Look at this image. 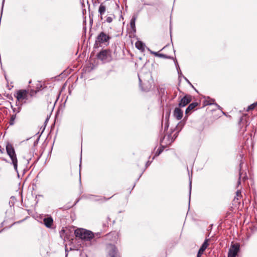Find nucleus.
Returning <instances> with one entry per match:
<instances>
[{
    "label": "nucleus",
    "mask_w": 257,
    "mask_h": 257,
    "mask_svg": "<svg viewBox=\"0 0 257 257\" xmlns=\"http://www.w3.org/2000/svg\"><path fill=\"white\" fill-rule=\"evenodd\" d=\"M1 159L3 161H5L6 162H7V160L6 159H4V158H1Z\"/></svg>",
    "instance_id": "obj_37"
},
{
    "label": "nucleus",
    "mask_w": 257,
    "mask_h": 257,
    "mask_svg": "<svg viewBox=\"0 0 257 257\" xmlns=\"http://www.w3.org/2000/svg\"><path fill=\"white\" fill-rule=\"evenodd\" d=\"M241 167H241V163H240V165H239V178H238V180L237 181L238 186L240 184L241 179H242L243 181H244L247 178L246 174H245L244 175L243 177H242V172L241 171Z\"/></svg>",
    "instance_id": "obj_16"
},
{
    "label": "nucleus",
    "mask_w": 257,
    "mask_h": 257,
    "mask_svg": "<svg viewBox=\"0 0 257 257\" xmlns=\"http://www.w3.org/2000/svg\"><path fill=\"white\" fill-rule=\"evenodd\" d=\"M173 115L177 120H180L183 117V111L180 107L175 108L173 112Z\"/></svg>",
    "instance_id": "obj_13"
},
{
    "label": "nucleus",
    "mask_w": 257,
    "mask_h": 257,
    "mask_svg": "<svg viewBox=\"0 0 257 257\" xmlns=\"http://www.w3.org/2000/svg\"><path fill=\"white\" fill-rule=\"evenodd\" d=\"M106 257H121L117 246L112 243L105 245Z\"/></svg>",
    "instance_id": "obj_6"
},
{
    "label": "nucleus",
    "mask_w": 257,
    "mask_h": 257,
    "mask_svg": "<svg viewBox=\"0 0 257 257\" xmlns=\"http://www.w3.org/2000/svg\"><path fill=\"white\" fill-rule=\"evenodd\" d=\"M192 100V96L189 94L185 95L179 102V106L182 107L189 104Z\"/></svg>",
    "instance_id": "obj_10"
},
{
    "label": "nucleus",
    "mask_w": 257,
    "mask_h": 257,
    "mask_svg": "<svg viewBox=\"0 0 257 257\" xmlns=\"http://www.w3.org/2000/svg\"><path fill=\"white\" fill-rule=\"evenodd\" d=\"M114 195V194L112 196H110L109 198H106L105 197H102L99 200L101 201H106L109 200V199L111 198Z\"/></svg>",
    "instance_id": "obj_29"
},
{
    "label": "nucleus",
    "mask_w": 257,
    "mask_h": 257,
    "mask_svg": "<svg viewBox=\"0 0 257 257\" xmlns=\"http://www.w3.org/2000/svg\"><path fill=\"white\" fill-rule=\"evenodd\" d=\"M6 150L8 155L11 160V163L13 165L15 170L18 172V159L13 145L8 143L6 144Z\"/></svg>",
    "instance_id": "obj_2"
},
{
    "label": "nucleus",
    "mask_w": 257,
    "mask_h": 257,
    "mask_svg": "<svg viewBox=\"0 0 257 257\" xmlns=\"http://www.w3.org/2000/svg\"><path fill=\"white\" fill-rule=\"evenodd\" d=\"M200 104V103L198 102H193L190 103L186 109L185 114L186 115H189V114L191 113L192 111L195 110V108L197 106H199Z\"/></svg>",
    "instance_id": "obj_11"
},
{
    "label": "nucleus",
    "mask_w": 257,
    "mask_h": 257,
    "mask_svg": "<svg viewBox=\"0 0 257 257\" xmlns=\"http://www.w3.org/2000/svg\"><path fill=\"white\" fill-rule=\"evenodd\" d=\"M137 17L136 16H134L131 20L130 21V27L132 29V31L133 33L136 32V21L137 20Z\"/></svg>",
    "instance_id": "obj_15"
},
{
    "label": "nucleus",
    "mask_w": 257,
    "mask_h": 257,
    "mask_svg": "<svg viewBox=\"0 0 257 257\" xmlns=\"http://www.w3.org/2000/svg\"><path fill=\"white\" fill-rule=\"evenodd\" d=\"M5 152V149L4 148H2V147L0 146V153L1 154H3Z\"/></svg>",
    "instance_id": "obj_33"
},
{
    "label": "nucleus",
    "mask_w": 257,
    "mask_h": 257,
    "mask_svg": "<svg viewBox=\"0 0 257 257\" xmlns=\"http://www.w3.org/2000/svg\"><path fill=\"white\" fill-rule=\"evenodd\" d=\"M74 234L76 237L86 240H90L94 237L92 232L83 228L76 229Z\"/></svg>",
    "instance_id": "obj_4"
},
{
    "label": "nucleus",
    "mask_w": 257,
    "mask_h": 257,
    "mask_svg": "<svg viewBox=\"0 0 257 257\" xmlns=\"http://www.w3.org/2000/svg\"><path fill=\"white\" fill-rule=\"evenodd\" d=\"M65 229H62V230H61V231H60V237L63 239L64 240H65V238H66V234H65Z\"/></svg>",
    "instance_id": "obj_27"
},
{
    "label": "nucleus",
    "mask_w": 257,
    "mask_h": 257,
    "mask_svg": "<svg viewBox=\"0 0 257 257\" xmlns=\"http://www.w3.org/2000/svg\"><path fill=\"white\" fill-rule=\"evenodd\" d=\"M256 106L257 101L249 105L247 108V111H249L254 109Z\"/></svg>",
    "instance_id": "obj_25"
},
{
    "label": "nucleus",
    "mask_w": 257,
    "mask_h": 257,
    "mask_svg": "<svg viewBox=\"0 0 257 257\" xmlns=\"http://www.w3.org/2000/svg\"><path fill=\"white\" fill-rule=\"evenodd\" d=\"M46 86L44 83H42L41 82H39L36 84V90L39 92L43 89H44Z\"/></svg>",
    "instance_id": "obj_18"
},
{
    "label": "nucleus",
    "mask_w": 257,
    "mask_h": 257,
    "mask_svg": "<svg viewBox=\"0 0 257 257\" xmlns=\"http://www.w3.org/2000/svg\"><path fill=\"white\" fill-rule=\"evenodd\" d=\"M97 58L103 63H108L117 59L116 47H115L113 50L109 49L102 50L97 54Z\"/></svg>",
    "instance_id": "obj_1"
},
{
    "label": "nucleus",
    "mask_w": 257,
    "mask_h": 257,
    "mask_svg": "<svg viewBox=\"0 0 257 257\" xmlns=\"http://www.w3.org/2000/svg\"><path fill=\"white\" fill-rule=\"evenodd\" d=\"M111 39V37L109 34L101 32L96 38L94 46L95 47H98L101 44L108 45Z\"/></svg>",
    "instance_id": "obj_3"
},
{
    "label": "nucleus",
    "mask_w": 257,
    "mask_h": 257,
    "mask_svg": "<svg viewBox=\"0 0 257 257\" xmlns=\"http://www.w3.org/2000/svg\"><path fill=\"white\" fill-rule=\"evenodd\" d=\"M104 240L110 242V243H116L120 240V234L116 231L110 232L104 236Z\"/></svg>",
    "instance_id": "obj_7"
},
{
    "label": "nucleus",
    "mask_w": 257,
    "mask_h": 257,
    "mask_svg": "<svg viewBox=\"0 0 257 257\" xmlns=\"http://www.w3.org/2000/svg\"><path fill=\"white\" fill-rule=\"evenodd\" d=\"M106 257H121L117 246L112 243L105 245Z\"/></svg>",
    "instance_id": "obj_5"
},
{
    "label": "nucleus",
    "mask_w": 257,
    "mask_h": 257,
    "mask_svg": "<svg viewBox=\"0 0 257 257\" xmlns=\"http://www.w3.org/2000/svg\"><path fill=\"white\" fill-rule=\"evenodd\" d=\"M204 251V250L200 248L198 252L197 257H201V255L203 253Z\"/></svg>",
    "instance_id": "obj_30"
},
{
    "label": "nucleus",
    "mask_w": 257,
    "mask_h": 257,
    "mask_svg": "<svg viewBox=\"0 0 257 257\" xmlns=\"http://www.w3.org/2000/svg\"><path fill=\"white\" fill-rule=\"evenodd\" d=\"M166 47H164L162 49H161V50H160V51H163V50H165V49H166Z\"/></svg>",
    "instance_id": "obj_36"
},
{
    "label": "nucleus",
    "mask_w": 257,
    "mask_h": 257,
    "mask_svg": "<svg viewBox=\"0 0 257 257\" xmlns=\"http://www.w3.org/2000/svg\"><path fill=\"white\" fill-rule=\"evenodd\" d=\"M12 108L13 109V111L14 114H16L17 115V114L19 113L21 109V107L20 106H17V107H14L13 106H12Z\"/></svg>",
    "instance_id": "obj_24"
},
{
    "label": "nucleus",
    "mask_w": 257,
    "mask_h": 257,
    "mask_svg": "<svg viewBox=\"0 0 257 257\" xmlns=\"http://www.w3.org/2000/svg\"><path fill=\"white\" fill-rule=\"evenodd\" d=\"M242 197L241 192L240 190H237L236 192V195L234 197V200H240V199Z\"/></svg>",
    "instance_id": "obj_21"
},
{
    "label": "nucleus",
    "mask_w": 257,
    "mask_h": 257,
    "mask_svg": "<svg viewBox=\"0 0 257 257\" xmlns=\"http://www.w3.org/2000/svg\"><path fill=\"white\" fill-rule=\"evenodd\" d=\"M170 51L171 52H172V49H171V48H170Z\"/></svg>",
    "instance_id": "obj_39"
},
{
    "label": "nucleus",
    "mask_w": 257,
    "mask_h": 257,
    "mask_svg": "<svg viewBox=\"0 0 257 257\" xmlns=\"http://www.w3.org/2000/svg\"><path fill=\"white\" fill-rule=\"evenodd\" d=\"M244 125V126H242L240 128V131H239L240 134H241L242 135H243L244 133L246 131V127L247 126V124H246V122L245 123V124Z\"/></svg>",
    "instance_id": "obj_26"
},
{
    "label": "nucleus",
    "mask_w": 257,
    "mask_h": 257,
    "mask_svg": "<svg viewBox=\"0 0 257 257\" xmlns=\"http://www.w3.org/2000/svg\"><path fill=\"white\" fill-rule=\"evenodd\" d=\"M240 245L236 243L232 244L229 249L227 257H236L239 250Z\"/></svg>",
    "instance_id": "obj_9"
},
{
    "label": "nucleus",
    "mask_w": 257,
    "mask_h": 257,
    "mask_svg": "<svg viewBox=\"0 0 257 257\" xmlns=\"http://www.w3.org/2000/svg\"><path fill=\"white\" fill-rule=\"evenodd\" d=\"M164 148L163 147H160L158 149L156 152L155 153V156L153 157L152 160L154 159L155 157L158 156L163 151Z\"/></svg>",
    "instance_id": "obj_23"
},
{
    "label": "nucleus",
    "mask_w": 257,
    "mask_h": 257,
    "mask_svg": "<svg viewBox=\"0 0 257 257\" xmlns=\"http://www.w3.org/2000/svg\"><path fill=\"white\" fill-rule=\"evenodd\" d=\"M28 95V91L25 89H20L14 94V96L17 98V101L20 102L27 99Z\"/></svg>",
    "instance_id": "obj_8"
},
{
    "label": "nucleus",
    "mask_w": 257,
    "mask_h": 257,
    "mask_svg": "<svg viewBox=\"0 0 257 257\" xmlns=\"http://www.w3.org/2000/svg\"><path fill=\"white\" fill-rule=\"evenodd\" d=\"M16 117L17 115H16V114H13L11 115V117L9 121V124L10 125H13L15 124Z\"/></svg>",
    "instance_id": "obj_20"
},
{
    "label": "nucleus",
    "mask_w": 257,
    "mask_h": 257,
    "mask_svg": "<svg viewBox=\"0 0 257 257\" xmlns=\"http://www.w3.org/2000/svg\"><path fill=\"white\" fill-rule=\"evenodd\" d=\"M44 224L46 227L53 228L54 226V221L51 216H48L43 219Z\"/></svg>",
    "instance_id": "obj_12"
},
{
    "label": "nucleus",
    "mask_w": 257,
    "mask_h": 257,
    "mask_svg": "<svg viewBox=\"0 0 257 257\" xmlns=\"http://www.w3.org/2000/svg\"><path fill=\"white\" fill-rule=\"evenodd\" d=\"M151 162L152 161L150 162V161H148L146 163V166H149L151 164Z\"/></svg>",
    "instance_id": "obj_35"
},
{
    "label": "nucleus",
    "mask_w": 257,
    "mask_h": 257,
    "mask_svg": "<svg viewBox=\"0 0 257 257\" xmlns=\"http://www.w3.org/2000/svg\"><path fill=\"white\" fill-rule=\"evenodd\" d=\"M243 123V122H241V120H240V122H239V125H241V123Z\"/></svg>",
    "instance_id": "obj_38"
},
{
    "label": "nucleus",
    "mask_w": 257,
    "mask_h": 257,
    "mask_svg": "<svg viewBox=\"0 0 257 257\" xmlns=\"http://www.w3.org/2000/svg\"><path fill=\"white\" fill-rule=\"evenodd\" d=\"M106 11V7L102 3L99 6V9H98V13L100 14V19L102 20V15L105 13Z\"/></svg>",
    "instance_id": "obj_17"
},
{
    "label": "nucleus",
    "mask_w": 257,
    "mask_h": 257,
    "mask_svg": "<svg viewBox=\"0 0 257 257\" xmlns=\"http://www.w3.org/2000/svg\"><path fill=\"white\" fill-rule=\"evenodd\" d=\"M37 92H38L36 89H31L29 92V94L31 96H34L37 93Z\"/></svg>",
    "instance_id": "obj_28"
},
{
    "label": "nucleus",
    "mask_w": 257,
    "mask_h": 257,
    "mask_svg": "<svg viewBox=\"0 0 257 257\" xmlns=\"http://www.w3.org/2000/svg\"><path fill=\"white\" fill-rule=\"evenodd\" d=\"M7 87H8V88L9 90H11V89L13 87V86L12 85H11V84H10V85H9V84L8 83V84H7Z\"/></svg>",
    "instance_id": "obj_32"
},
{
    "label": "nucleus",
    "mask_w": 257,
    "mask_h": 257,
    "mask_svg": "<svg viewBox=\"0 0 257 257\" xmlns=\"http://www.w3.org/2000/svg\"><path fill=\"white\" fill-rule=\"evenodd\" d=\"M136 47L140 50L143 51L144 50V45L143 43L140 41H137L136 43Z\"/></svg>",
    "instance_id": "obj_19"
},
{
    "label": "nucleus",
    "mask_w": 257,
    "mask_h": 257,
    "mask_svg": "<svg viewBox=\"0 0 257 257\" xmlns=\"http://www.w3.org/2000/svg\"><path fill=\"white\" fill-rule=\"evenodd\" d=\"M144 5H148V6H154L155 5L154 3H150V4L145 3Z\"/></svg>",
    "instance_id": "obj_34"
},
{
    "label": "nucleus",
    "mask_w": 257,
    "mask_h": 257,
    "mask_svg": "<svg viewBox=\"0 0 257 257\" xmlns=\"http://www.w3.org/2000/svg\"><path fill=\"white\" fill-rule=\"evenodd\" d=\"M153 54L157 57L163 58L164 59H173V57L170 56L168 54L161 53L160 51L153 52Z\"/></svg>",
    "instance_id": "obj_14"
},
{
    "label": "nucleus",
    "mask_w": 257,
    "mask_h": 257,
    "mask_svg": "<svg viewBox=\"0 0 257 257\" xmlns=\"http://www.w3.org/2000/svg\"><path fill=\"white\" fill-rule=\"evenodd\" d=\"M209 239H206L203 244H202L201 246L200 247V248L202 249L203 250H205L207 247H208L209 244L208 241Z\"/></svg>",
    "instance_id": "obj_22"
},
{
    "label": "nucleus",
    "mask_w": 257,
    "mask_h": 257,
    "mask_svg": "<svg viewBox=\"0 0 257 257\" xmlns=\"http://www.w3.org/2000/svg\"><path fill=\"white\" fill-rule=\"evenodd\" d=\"M106 22L107 23H111L112 21V18L110 17H108L107 18H106Z\"/></svg>",
    "instance_id": "obj_31"
}]
</instances>
